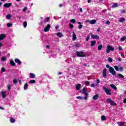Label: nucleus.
Here are the masks:
<instances>
[{
    "mask_svg": "<svg viewBox=\"0 0 126 126\" xmlns=\"http://www.w3.org/2000/svg\"><path fill=\"white\" fill-rule=\"evenodd\" d=\"M76 39H77L76 34H75V33H74V32H73L72 40L73 41H75Z\"/></svg>",
    "mask_w": 126,
    "mask_h": 126,
    "instance_id": "obj_12",
    "label": "nucleus"
},
{
    "mask_svg": "<svg viewBox=\"0 0 126 126\" xmlns=\"http://www.w3.org/2000/svg\"><path fill=\"white\" fill-rule=\"evenodd\" d=\"M101 119L102 120V121H106L107 120V118H106V116H102L101 117Z\"/></svg>",
    "mask_w": 126,
    "mask_h": 126,
    "instance_id": "obj_27",
    "label": "nucleus"
},
{
    "mask_svg": "<svg viewBox=\"0 0 126 126\" xmlns=\"http://www.w3.org/2000/svg\"><path fill=\"white\" fill-rule=\"evenodd\" d=\"M86 22H89V23H90V22H91V21L88 20L86 21Z\"/></svg>",
    "mask_w": 126,
    "mask_h": 126,
    "instance_id": "obj_56",
    "label": "nucleus"
},
{
    "mask_svg": "<svg viewBox=\"0 0 126 126\" xmlns=\"http://www.w3.org/2000/svg\"><path fill=\"white\" fill-rule=\"evenodd\" d=\"M50 48V46L49 45L46 46V48L49 49Z\"/></svg>",
    "mask_w": 126,
    "mask_h": 126,
    "instance_id": "obj_63",
    "label": "nucleus"
},
{
    "mask_svg": "<svg viewBox=\"0 0 126 126\" xmlns=\"http://www.w3.org/2000/svg\"><path fill=\"white\" fill-rule=\"evenodd\" d=\"M88 3H90L91 2V0H88Z\"/></svg>",
    "mask_w": 126,
    "mask_h": 126,
    "instance_id": "obj_61",
    "label": "nucleus"
},
{
    "mask_svg": "<svg viewBox=\"0 0 126 126\" xmlns=\"http://www.w3.org/2000/svg\"><path fill=\"white\" fill-rule=\"evenodd\" d=\"M96 82L97 83H100V80L99 79L96 80Z\"/></svg>",
    "mask_w": 126,
    "mask_h": 126,
    "instance_id": "obj_55",
    "label": "nucleus"
},
{
    "mask_svg": "<svg viewBox=\"0 0 126 126\" xmlns=\"http://www.w3.org/2000/svg\"><path fill=\"white\" fill-rule=\"evenodd\" d=\"M82 94H84V95H85V97H84V99L87 100L88 98V93H87V89L85 88H83L82 90Z\"/></svg>",
    "mask_w": 126,
    "mask_h": 126,
    "instance_id": "obj_2",
    "label": "nucleus"
},
{
    "mask_svg": "<svg viewBox=\"0 0 126 126\" xmlns=\"http://www.w3.org/2000/svg\"><path fill=\"white\" fill-rule=\"evenodd\" d=\"M59 26H57L55 27V28L56 30H58V29H59Z\"/></svg>",
    "mask_w": 126,
    "mask_h": 126,
    "instance_id": "obj_57",
    "label": "nucleus"
},
{
    "mask_svg": "<svg viewBox=\"0 0 126 126\" xmlns=\"http://www.w3.org/2000/svg\"><path fill=\"white\" fill-rule=\"evenodd\" d=\"M119 70H120L121 71H123V70H124V67L122 66L119 67Z\"/></svg>",
    "mask_w": 126,
    "mask_h": 126,
    "instance_id": "obj_50",
    "label": "nucleus"
},
{
    "mask_svg": "<svg viewBox=\"0 0 126 126\" xmlns=\"http://www.w3.org/2000/svg\"><path fill=\"white\" fill-rule=\"evenodd\" d=\"M26 10H27V7H25L23 10V11L24 12H25L26 11Z\"/></svg>",
    "mask_w": 126,
    "mask_h": 126,
    "instance_id": "obj_49",
    "label": "nucleus"
},
{
    "mask_svg": "<svg viewBox=\"0 0 126 126\" xmlns=\"http://www.w3.org/2000/svg\"><path fill=\"white\" fill-rule=\"evenodd\" d=\"M35 83H36V81H35V80H30V81L29 82V83H32V84Z\"/></svg>",
    "mask_w": 126,
    "mask_h": 126,
    "instance_id": "obj_34",
    "label": "nucleus"
},
{
    "mask_svg": "<svg viewBox=\"0 0 126 126\" xmlns=\"http://www.w3.org/2000/svg\"><path fill=\"white\" fill-rule=\"evenodd\" d=\"M27 88H28V83H26L24 86V89L25 90H27Z\"/></svg>",
    "mask_w": 126,
    "mask_h": 126,
    "instance_id": "obj_23",
    "label": "nucleus"
},
{
    "mask_svg": "<svg viewBox=\"0 0 126 126\" xmlns=\"http://www.w3.org/2000/svg\"><path fill=\"white\" fill-rule=\"evenodd\" d=\"M15 63H18V64H19V65L21 64L22 63L21 61H20L18 59H15Z\"/></svg>",
    "mask_w": 126,
    "mask_h": 126,
    "instance_id": "obj_13",
    "label": "nucleus"
},
{
    "mask_svg": "<svg viewBox=\"0 0 126 126\" xmlns=\"http://www.w3.org/2000/svg\"><path fill=\"white\" fill-rule=\"evenodd\" d=\"M51 28V25L48 24L47 26L44 28V32H48L50 30V29Z\"/></svg>",
    "mask_w": 126,
    "mask_h": 126,
    "instance_id": "obj_7",
    "label": "nucleus"
},
{
    "mask_svg": "<svg viewBox=\"0 0 126 126\" xmlns=\"http://www.w3.org/2000/svg\"><path fill=\"white\" fill-rule=\"evenodd\" d=\"M2 43L1 42H0V47H2Z\"/></svg>",
    "mask_w": 126,
    "mask_h": 126,
    "instance_id": "obj_60",
    "label": "nucleus"
},
{
    "mask_svg": "<svg viewBox=\"0 0 126 126\" xmlns=\"http://www.w3.org/2000/svg\"><path fill=\"white\" fill-rule=\"evenodd\" d=\"M106 102L110 104L111 106H117V103L114 102L111 98H108Z\"/></svg>",
    "mask_w": 126,
    "mask_h": 126,
    "instance_id": "obj_5",
    "label": "nucleus"
},
{
    "mask_svg": "<svg viewBox=\"0 0 126 126\" xmlns=\"http://www.w3.org/2000/svg\"><path fill=\"white\" fill-rule=\"evenodd\" d=\"M5 71V68H2V69H1L2 72H4Z\"/></svg>",
    "mask_w": 126,
    "mask_h": 126,
    "instance_id": "obj_52",
    "label": "nucleus"
},
{
    "mask_svg": "<svg viewBox=\"0 0 126 126\" xmlns=\"http://www.w3.org/2000/svg\"><path fill=\"white\" fill-rule=\"evenodd\" d=\"M118 3H114V4L112 6V7H113V8L118 7Z\"/></svg>",
    "mask_w": 126,
    "mask_h": 126,
    "instance_id": "obj_33",
    "label": "nucleus"
},
{
    "mask_svg": "<svg viewBox=\"0 0 126 126\" xmlns=\"http://www.w3.org/2000/svg\"><path fill=\"white\" fill-rule=\"evenodd\" d=\"M118 50H119V51H123V47L122 46H119L118 48Z\"/></svg>",
    "mask_w": 126,
    "mask_h": 126,
    "instance_id": "obj_48",
    "label": "nucleus"
},
{
    "mask_svg": "<svg viewBox=\"0 0 126 126\" xmlns=\"http://www.w3.org/2000/svg\"><path fill=\"white\" fill-rule=\"evenodd\" d=\"M102 74H103V77H105V78L107 77V68H105L104 69H103Z\"/></svg>",
    "mask_w": 126,
    "mask_h": 126,
    "instance_id": "obj_8",
    "label": "nucleus"
},
{
    "mask_svg": "<svg viewBox=\"0 0 126 126\" xmlns=\"http://www.w3.org/2000/svg\"><path fill=\"white\" fill-rule=\"evenodd\" d=\"M110 87L112 88L113 89H114V90H117V87H116L114 84H111Z\"/></svg>",
    "mask_w": 126,
    "mask_h": 126,
    "instance_id": "obj_24",
    "label": "nucleus"
},
{
    "mask_svg": "<svg viewBox=\"0 0 126 126\" xmlns=\"http://www.w3.org/2000/svg\"><path fill=\"white\" fill-rule=\"evenodd\" d=\"M118 124L120 126H126V125H125L126 123L125 122H118Z\"/></svg>",
    "mask_w": 126,
    "mask_h": 126,
    "instance_id": "obj_15",
    "label": "nucleus"
},
{
    "mask_svg": "<svg viewBox=\"0 0 126 126\" xmlns=\"http://www.w3.org/2000/svg\"><path fill=\"white\" fill-rule=\"evenodd\" d=\"M75 22H76V21L75 20V19H72L70 20L71 23H75Z\"/></svg>",
    "mask_w": 126,
    "mask_h": 126,
    "instance_id": "obj_35",
    "label": "nucleus"
},
{
    "mask_svg": "<svg viewBox=\"0 0 126 126\" xmlns=\"http://www.w3.org/2000/svg\"><path fill=\"white\" fill-rule=\"evenodd\" d=\"M111 51H115V48H114V47L111 45H108L107 46V50H106L107 54H109Z\"/></svg>",
    "mask_w": 126,
    "mask_h": 126,
    "instance_id": "obj_4",
    "label": "nucleus"
},
{
    "mask_svg": "<svg viewBox=\"0 0 126 126\" xmlns=\"http://www.w3.org/2000/svg\"><path fill=\"white\" fill-rule=\"evenodd\" d=\"M90 38V35H88L87 37H86V41H87V42L88 41V40H89Z\"/></svg>",
    "mask_w": 126,
    "mask_h": 126,
    "instance_id": "obj_40",
    "label": "nucleus"
},
{
    "mask_svg": "<svg viewBox=\"0 0 126 126\" xmlns=\"http://www.w3.org/2000/svg\"><path fill=\"white\" fill-rule=\"evenodd\" d=\"M76 98L77 99H79L80 100H83V99H84L81 96H77Z\"/></svg>",
    "mask_w": 126,
    "mask_h": 126,
    "instance_id": "obj_44",
    "label": "nucleus"
},
{
    "mask_svg": "<svg viewBox=\"0 0 126 126\" xmlns=\"http://www.w3.org/2000/svg\"><path fill=\"white\" fill-rule=\"evenodd\" d=\"M105 24L107 25H110V21H107L105 22Z\"/></svg>",
    "mask_w": 126,
    "mask_h": 126,
    "instance_id": "obj_51",
    "label": "nucleus"
},
{
    "mask_svg": "<svg viewBox=\"0 0 126 126\" xmlns=\"http://www.w3.org/2000/svg\"><path fill=\"white\" fill-rule=\"evenodd\" d=\"M124 103H126V98H125L123 100Z\"/></svg>",
    "mask_w": 126,
    "mask_h": 126,
    "instance_id": "obj_59",
    "label": "nucleus"
},
{
    "mask_svg": "<svg viewBox=\"0 0 126 126\" xmlns=\"http://www.w3.org/2000/svg\"><path fill=\"white\" fill-rule=\"evenodd\" d=\"M30 77L31 78H35V74H34V73H31L30 74Z\"/></svg>",
    "mask_w": 126,
    "mask_h": 126,
    "instance_id": "obj_18",
    "label": "nucleus"
},
{
    "mask_svg": "<svg viewBox=\"0 0 126 126\" xmlns=\"http://www.w3.org/2000/svg\"><path fill=\"white\" fill-rule=\"evenodd\" d=\"M1 61H2V62H4V61H6V58H5V57H2V58L1 59Z\"/></svg>",
    "mask_w": 126,
    "mask_h": 126,
    "instance_id": "obj_39",
    "label": "nucleus"
},
{
    "mask_svg": "<svg viewBox=\"0 0 126 126\" xmlns=\"http://www.w3.org/2000/svg\"><path fill=\"white\" fill-rule=\"evenodd\" d=\"M119 22H124L126 21V19H125L124 18H121L119 19Z\"/></svg>",
    "mask_w": 126,
    "mask_h": 126,
    "instance_id": "obj_25",
    "label": "nucleus"
},
{
    "mask_svg": "<svg viewBox=\"0 0 126 126\" xmlns=\"http://www.w3.org/2000/svg\"><path fill=\"white\" fill-rule=\"evenodd\" d=\"M12 5V3H6L4 4V7H10Z\"/></svg>",
    "mask_w": 126,
    "mask_h": 126,
    "instance_id": "obj_9",
    "label": "nucleus"
},
{
    "mask_svg": "<svg viewBox=\"0 0 126 126\" xmlns=\"http://www.w3.org/2000/svg\"><path fill=\"white\" fill-rule=\"evenodd\" d=\"M98 98H99V94H95V95L94 96V97H93V99L94 100H97Z\"/></svg>",
    "mask_w": 126,
    "mask_h": 126,
    "instance_id": "obj_17",
    "label": "nucleus"
},
{
    "mask_svg": "<svg viewBox=\"0 0 126 126\" xmlns=\"http://www.w3.org/2000/svg\"><path fill=\"white\" fill-rule=\"evenodd\" d=\"M23 25H24V27L25 28H26V27H27V21L24 22Z\"/></svg>",
    "mask_w": 126,
    "mask_h": 126,
    "instance_id": "obj_32",
    "label": "nucleus"
},
{
    "mask_svg": "<svg viewBox=\"0 0 126 126\" xmlns=\"http://www.w3.org/2000/svg\"><path fill=\"white\" fill-rule=\"evenodd\" d=\"M80 12H82V8H80Z\"/></svg>",
    "mask_w": 126,
    "mask_h": 126,
    "instance_id": "obj_62",
    "label": "nucleus"
},
{
    "mask_svg": "<svg viewBox=\"0 0 126 126\" xmlns=\"http://www.w3.org/2000/svg\"><path fill=\"white\" fill-rule=\"evenodd\" d=\"M106 67H107V68H109V72L111 74H112V75H116L117 72H116V71H115V69H114V68L111 67L109 64H107L106 65Z\"/></svg>",
    "mask_w": 126,
    "mask_h": 126,
    "instance_id": "obj_1",
    "label": "nucleus"
},
{
    "mask_svg": "<svg viewBox=\"0 0 126 126\" xmlns=\"http://www.w3.org/2000/svg\"><path fill=\"white\" fill-rule=\"evenodd\" d=\"M7 27H11L12 26V24L11 23H8L7 24Z\"/></svg>",
    "mask_w": 126,
    "mask_h": 126,
    "instance_id": "obj_42",
    "label": "nucleus"
},
{
    "mask_svg": "<svg viewBox=\"0 0 126 126\" xmlns=\"http://www.w3.org/2000/svg\"><path fill=\"white\" fill-rule=\"evenodd\" d=\"M10 121L11 123H14L15 122V120L13 118H11Z\"/></svg>",
    "mask_w": 126,
    "mask_h": 126,
    "instance_id": "obj_37",
    "label": "nucleus"
},
{
    "mask_svg": "<svg viewBox=\"0 0 126 126\" xmlns=\"http://www.w3.org/2000/svg\"><path fill=\"white\" fill-rule=\"evenodd\" d=\"M114 68L117 71H119V67L118 66H114Z\"/></svg>",
    "mask_w": 126,
    "mask_h": 126,
    "instance_id": "obj_41",
    "label": "nucleus"
},
{
    "mask_svg": "<svg viewBox=\"0 0 126 126\" xmlns=\"http://www.w3.org/2000/svg\"><path fill=\"white\" fill-rule=\"evenodd\" d=\"M76 54H77V57H80L81 58H85V57H86V55L83 54H84V52L83 51H81V52L77 51Z\"/></svg>",
    "mask_w": 126,
    "mask_h": 126,
    "instance_id": "obj_3",
    "label": "nucleus"
},
{
    "mask_svg": "<svg viewBox=\"0 0 126 126\" xmlns=\"http://www.w3.org/2000/svg\"><path fill=\"white\" fill-rule=\"evenodd\" d=\"M121 13H126V10H123L121 11Z\"/></svg>",
    "mask_w": 126,
    "mask_h": 126,
    "instance_id": "obj_53",
    "label": "nucleus"
},
{
    "mask_svg": "<svg viewBox=\"0 0 126 126\" xmlns=\"http://www.w3.org/2000/svg\"><path fill=\"white\" fill-rule=\"evenodd\" d=\"M81 87V85L80 84H78L76 86V89L77 90H80V88Z\"/></svg>",
    "mask_w": 126,
    "mask_h": 126,
    "instance_id": "obj_16",
    "label": "nucleus"
},
{
    "mask_svg": "<svg viewBox=\"0 0 126 126\" xmlns=\"http://www.w3.org/2000/svg\"><path fill=\"white\" fill-rule=\"evenodd\" d=\"M13 83H14V84H16V83H17V80H16V79H14V80H13Z\"/></svg>",
    "mask_w": 126,
    "mask_h": 126,
    "instance_id": "obj_47",
    "label": "nucleus"
},
{
    "mask_svg": "<svg viewBox=\"0 0 126 126\" xmlns=\"http://www.w3.org/2000/svg\"><path fill=\"white\" fill-rule=\"evenodd\" d=\"M7 89L8 90H10V89H11V86L10 85H8Z\"/></svg>",
    "mask_w": 126,
    "mask_h": 126,
    "instance_id": "obj_46",
    "label": "nucleus"
},
{
    "mask_svg": "<svg viewBox=\"0 0 126 126\" xmlns=\"http://www.w3.org/2000/svg\"><path fill=\"white\" fill-rule=\"evenodd\" d=\"M59 6H60V7H62V6H63V4H60L59 5Z\"/></svg>",
    "mask_w": 126,
    "mask_h": 126,
    "instance_id": "obj_58",
    "label": "nucleus"
},
{
    "mask_svg": "<svg viewBox=\"0 0 126 126\" xmlns=\"http://www.w3.org/2000/svg\"><path fill=\"white\" fill-rule=\"evenodd\" d=\"M45 23H46V22H49L50 21V17H47L46 19H45Z\"/></svg>",
    "mask_w": 126,
    "mask_h": 126,
    "instance_id": "obj_28",
    "label": "nucleus"
},
{
    "mask_svg": "<svg viewBox=\"0 0 126 126\" xmlns=\"http://www.w3.org/2000/svg\"><path fill=\"white\" fill-rule=\"evenodd\" d=\"M57 35L58 37L61 38V37H63V34H62L61 32H58L57 33Z\"/></svg>",
    "mask_w": 126,
    "mask_h": 126,
    "instance_id": "obj_22",
    "label": "nucleus"
},
{
    "mask_svg": "<svg viewBox=\"0 0 126 126\" xmlns=\"http://www.w3.org/2000/svg\"><path fill=\"white\" fill-rule=\"evenodd\" d=\"M69 27H70L71 29H72L74 27V26H73V25L70 23L69 24Z\"/></svg>",
    "mask_w": 126,
    "mask_h": 126,
    "instance_id": "obj_36",
    "label": "nucleus"
},
{
    "mask_svg": "<svg viewBox=\"0 0 126 126\" xmlns=\"http://www.w3.org/2000/svg\"><path fill=\"white\" fill-rule=\"evenodd\" d=\"M102 48H103V45H100L97 47V49H98V51H101V50L102 49Z\"/></svg>",
    "mask_w": 126,
    "mask_h": 126,
    "instance_id": "obj_30",
    "label": "nucleus"
},
{
    "mask_svg": "<svg viewBox=\"0 0 126 126\" xmlns=\"http://www.w3.org/2000/svg\"><path fill=\"white\" fill-rule=\"evenodd\" d=\"M85 83L86 85H87V86H88V85H89V84H90V82L89 81H85Z\"/></svg>",
    "mask_w": 126,
    "mask_h": 126,
    "instance_id": "obj_43",
    "label": "nucleus"
},
{
    "mask_svg": "<svg viewBox=\"0 0 126 126\" xmlns=\"http://www.w3.org/2000/svg\"><path fill=\"white\" fill-rule=\"evenodd\" d=\"M84 66H87V64L86 63H84Z\"/></svg>",
    "mask_w": 126,
    "mask_h": 126,
    "instance_id": "obj_64",
    "label": "nucleus"
},
{
    "mask_svg": "<svg viewBox=\"0 0 126 126\" xmlns=\"http://www.w3.org/2000/svg\"><path fill=\"white\" fill-rule=\"evenodd\" d=\"M95 44H96V41H93L91 42V45L92 46V47H94V46H95Z\"/></svg>",
    "mask_w": 126,
    "mask_h": 126,
    "instance_id": "obj_26",
    "label": "nucleus"
},
{
    "mask_svg": "<svg viewBox=\"0 0 126 126\" xmlns=\"http://www.w3.org/2000/svg\"><path fill=\"white\" fill-rule=\"evenodd\" d=\"M108 61L109 63H112V62H113V60L110 57L108 58Z\"/></svg>",
    "mask_w": 126,
    "mask_h": 126,
    "instance_id": "obj_45",
    "label": "nucleus"
},
{
    "mask_svg": "<svg viewBox=\"0 0 126 126\" xmlns=\"http://www.w3.org/2000/svg\"><path fill=\"white\" fill-rule=\"evenodd\" d=\"M6 37V35L2 33L0 34V41H1V40H3Z\"/></svg>",
    "mask_w": 126,
    "mask_h": 126,
    "instance_id": "obj_10",
    "label": "nucleus"
},
{
    "mask_svg": "<svg viewBox=\"0 0 126 126\" xmlns=\"http://www.w3.org/2000/svg\"><path fill=\"white\" fill-rule=\"evenodd\" d=\"M117 76H119V77H121V78H125V76L123 75L122 74H118Z\"/></svg>",
    "mask_w": 126,
    "mask_h": 126,
    "instance_id": "obj_29",
    "label": "nucleus"
},
{
    "mask_svg": "<svg viewBox=\"0 0 126 126\" xmlns=\"http://www.w3.org/2000/svg\"><path fill=\"white\" fill-rule=\"evenodd\" d=\"M78 24H79L80 25L78 26V28L79 30L82 29V28L83 27V26L81 25V22H78Z\"/></svg>",
    "mask_w": 126,
    "mask_h": 126,
    "instance_id": "obj_21",
    "label": "nucleus"
},
{
    "mask_svg": "<svg viewBox=\"0 0 126 126\" xmlns=\"http://www.w3.org/2000/svg\"><path fill=\"white\" fill-rule=\"evenodd\" d=\"M1 94L2 98H5L6 97V94L5 93V92H1Z\"/></svg>",
    "mask_w": 126,
    "mask_h": 126,
    "instance_id": "obj_14",
    "label": "nucleus"
},
{
    "mask_svg": "<svg viewBox=\"0 0 126 126\" xmlns=\"http://www.w3.org/2000/svg\"><path fill=\"white\" fill-rule=\"evenodd\" d=\"M126 39V36H123V37H122L120 39L121 42H124V41H125Z\"/></svg>",
    "mask_w": 126,
    "mask_h": 126,
    "instance_id": "obj_31",
    "label": "nucleus"
},
{
    "mask_svg": "<svg viewBox=\"0 0 126 126\" xmlns=\"http://www.w3.org/2000/svg\"><path fill=\"white\" fill-rule=\"evenodd\" d=\"M103 90H104V92L107 95H111V94H112L111 89H108L106 88V87H103Z\"/></svg>",
    "mask_w": 126,
    "mask_h": 126,
    "instance_id": "obj_6",
    "label": "nucleus"
},
{
    "mask_svg": "<svg viewBox=\"0 0 126 126\" xmlns=\"http://www.w3.org/2000/svg\"><path fill=\"white\" fill-rule=\"evenodd\" d=\"M96 22H97V21L96 20H92L90 22V24H92V25L95 24Z\"/></svg>",
    "mask_w": 126,
    "mask_h": 126,
    "instance_id": "obj_20",
    "label": "nucleus"
},
{
    "mask_svg": "<svg viewBox=\"0 0 126 126\" xmlns=\"http://www.w3.org/2000/svg\"><path fill=\"white\" fill-rule=\"evenodd\" d=\"M91 87H95V85L94 84H92L91 85Z\"/></svg>",
    "mask_w": 126,
    "mask_h": 126,
    "instance_id": "obj_54",
    "label": "nucleus"
},
{
    "mask_svg": "<svg viewBox=\"0 0 126 126\" xmlns=\"http://www.w3.org/2000/svg\"><path fill=\"white\" fill-rule=\"evenodd\" d=\"M10 63L11 65H12L13 66H15V63H14V61H13V60H10Z\"/></svg>",
    "mask_w": 126,
    "mask_h": 126,
    "instance_id": "obj_19",
    "label": "nucleus"
},
{
    "mask_svg": "<svg viewBox=\"0 0 126 126\" xmlns=\"http://www.w3.org/2000/svg\"><path fill=\"white\" fill-rule=\"evenodd\" d=\"M91 37L92 39H100V37L98 36L97 35H92Z\"/></svg>",
    "mask_w": 126,
    "mask_h": 126,
    "instance_id": "obj_11",
    "label": "nucleus"
},
{
    "mask_svg": "<svg viewBox=\"0 0 126 126\" xmlns=\"http://www.w3.org/2000/svg\"><path fill=\"white\" fill-rule=\"evenodd\" d=\"M6 18L7 19H10L11 18V15L8 14L6 15Z\"/></svg>",
    "mask_w": 126,
    "mask_h": 126,
    "instance_id": "obj_38",
    "label": "nucleus"
}]
</instances>
